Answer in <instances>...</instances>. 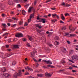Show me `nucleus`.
Returning <instances> with one entry per match:
<instances>
[{
    "instance_id": "obj_1",
    "label": "nucleus",
    "mask_w": 78,
    "mask_h": 78,
    "mask_svg": "<svg viewBox=\"0 0 78 78\" xmlns=\"http://www.w3.org/2000/svg\"><path fill=\"white\" fill-rule=\"evenodd\" d=\"M63 35L64 36H67V37H75L76 36V34H69L70 36H69V34L68 33H65L63 34Z\"/></svg>"
},
{
    "instance_id": "obj_2",
    "label": "nucleus",
    "mask_w": 78,
    "mask_h": 78,
    "mask_svg": "<svg viewBox=\"0 0 78 78\" xmlns=\"http://www.w3.org/2000/svg\"><path fill=\"white\" fill-rule=\"evenodd\" d=\"M71 58L74 61H76L78 60V56L77 55H73L71 57Z\"/></svg>"
},
{
    "instance_id": "obj_3",
    "label": "nucleus",
    "mask_w": 78,
    "mask_h": 78,
    "mask_svg": "<svg viewBox=\"0 0 78 78\" xmlns=\"http://www.w3.org/2000/svg\"><path fill=\"white\" fill-rule=\"evenodd\" d=\"M15 36L17 37H23V34L21 33H18L15 35Z\"/></svg>"
},
{
    "instance_id": "obj_4",
    "label": "nucleus",
    "mask_w": 78,
    "mask_h": 78,
    "mask_svg": "<svg viewBox=\"0 0 78 78\" xmlns=\"http://www.w3.org/2000/svg\"><path fill=\"white\" fill-rule=\"evenodd\" d=\"M43 61L46 62L47 64L50 65L52 64V62H51V61L50 60L46 61L45 60H43Z\"/></svg>"
},
{
    "instance_id": "obj_5",
    "label": "nucleus",
    "mask_w": 78,
    "mask_h": 78,
    "mask_svg": "<svg viewBox=\"0 0 78 78\" xmlns=\"http://www.w3.org/2000/svg\"><path fill=\"white\" fill-rule=\"evenodd\" d=\"M17 75L18 76H21L22 75V71L21 70H20L19 71Z\"/></svg>"
},
{
    "instance_id": "obj_6",
    "label": "nucleus",
    "mask_w": 78,
    "mask_h": 78,
    "mask_svg": "<svg viewBox=\"0 0 78 78\" xmlns=\"http://www.w3.org/2000/svg\"><path fill=\"white\" fill-rule=\"evenodd\" d=\"M37 52L36 51L34 50L32 52H31V57H33V56H34V54H35V53Z\"/></svg>"
},
{
    "instance_id": "obj_7",
    "label": "nucleus",
    "mask_w": 78,
    "mask_h": 78,
    "mask_svg": "<svg viewBox=\"0 0 78 78\" xmlns=\"http://www.w3.org/2000/svg\"><path fill=\"white\" fill-rule=\"evenodd\" d=\"M44 75L46 76H49V77H50L51 76V75L50 74L48 73H45Z\"/></svg>"
},
{
    "instance_id": "obj_8",
    "label": "nucleus",
    "mask_w": 78,
    "mask_h": 78,
    "mask_svg": "<svg viewBox=\"0 0 78 78\" xmlns=\"http://www.w3.org/2000/svg\"><path fill=\"white\" fill-rule=\"evenodd\" d=\"M4 76L5 78H8V77H9V76H10V75L8 73H5L4 74Z\"/></svg>"
},
{
    "instance_id": "obj_9",
    "label": "nucleus",
    "mask_w": 78,
    "mask_h": 78,
    "mask_svg": "<svg viewBox=\"0 0 78 78\" xmlns=\"http://www.w3.org/2000/svg\"><path fill=\"white\" fill-rule=\"evenodd\" d=\"M33 9V7H30L28 10V12H30L31 11V10H32V9Z\"/></svg>"
},
{
    "instance_id": "obj_10",
    "label": "nucleus",
    "mask_w": 78,
    "mask_h": 78,
    "mask_svg": "<svg viewBox=\"0 0 78 78\" xmlns=\"http://www.w3.org/2000/svg\"><path fill=\"white\" fill-rule=\"evenodd\" d=\"M61 17L62 19L63 20H65V17L64 16V15H63V14H61Z\"/></svg>"
},
{
    "instance_id": "obj_11",
    "label": "nucleus",
    "mask_w": 78,
    "mask_h": 78,
    "mask_svg": "<svg viewBox=\"0 0 78 78\" xmlns=\"http://www.w3.org/2000/svg\"><path fill=\"white\" fill-rule=\"evenodd\" d=\"M37 75L38 76H39V77H43V76H44V75L42 74H37Z\"/></svg>"
},
{
    "instance_id": "obj_12",
    "label": "nucleus",
    "mask_w": 78,
    "mask_h": 78,
    "mask_svg": "<svg viewBox=\"0 0 78 78\" xmlns=\"http://www.w3.org/2000/svg\"><path fill=\"white\" fill-rule=\"evenodd\" d=\"M71 26H69V30H70V31H74L75 30V29L73 28V29H71Z\"/></svg>"
},
{
    "instance_id": "obj_13",
    "label": "nucleus",
    "mask_w": 78,
    "mask_h": 78,
    "mask_svg": "<svg viewBox=\"0 0 78 78\" xmlns=\"http://www.w3.org/2000/svg\"><path fill=\"white\" fill-rule=\"evenodd\" d=\"M14 48H19L20 46L19 45L17 44L14 45Z\"/></svg>"
},
{
    "instance_id": "obj_14",
    "label": "nucleus",
    "mask_w": 78,
    "mask_h": 78,
    "mask_svg": "<svg viewBox=\"0 0 78 78\" xmlns=\"http://www.w3.org/2000/svg\"><path fill=\"white\" fill-rule=\"evenodd\" d=\"M17 74H18V73H14L13 75V77H14V78H16L17 77V76H18V75H17Z\"/></svg>"
},
{
    "instance_id": "obj_15",
    "label": "nucleus",
    "mask_w": 78,
    "mask_h": 78,
    "mask_svg": "<svg viewBox=\"0 0 78 78\" xmlns=\"http://www.w3.org/2000/svg\"><path fill=\"white\" fill-rule=\"evenodd\" d=\"M1 70L2 72H6V69L5 68H2L1 69Z\"/></svg>"
},
{
    "instance_id": "obj_16",
    "label": "nucleus",
    "mask_w": 78,
    "mask_h": 78,
    "mask_svg": "<svg viewBox=\"0 0 78 78\" xmlns=\"http://www.w3.org/2000/svg\"><path fill=\"white\" fill-rule=\"evenodd\" d=\"M22 13L23 14V15H25L27 14V13L24 10H23L22 11Z\"/></svg>"
},
{
    "instance_id": "obj_17",
    "label": "nucleus",
    "mask_w": 78,
    "mask_h": 78,
    "mask_svg": "<svg viewBox=\"0 0 78 78\" xmlns=\"http://www.w3.org/2000/svg\"><path fill=\"white\" fill-rule=\"evenodd\" d=\"M2 64L3 65V66H5L6 64V62L5 61L3 60L2 61Z\"/></svg>"
},
{
    "instance_id": "obj_18",
    "label": "nucleus",
    "mask_w": 78,
    "mask_h": 78,
    "mask_svg": "<svg viewBox=\"0 0 78 78\" xmlns=\"http://www.w3.org/2000/svg\"><path fill=\"white\" fill-rule=\"evenodd\" d=\"M36 27H37L38 28H42V26H40L39 24H36Z\"/></svg>"
},
{
    "instance_id": "obj_19",
    "label": "nucleus",
    "mask_w": 78,
    "mask_h": 78,
    "mask_svg": "<svg viewBox=\"0 0 78 78\" xmlns=\"http://www.w3.org/2000/svg\"><path fill=\"white\" fill-rule=\"evenodd\" d=\"M17 63V62H16L13 61L12 62V66H15L16 64Z\"/></svg>"
},
{
    "instance_id": "obj_20",
    "label": "nucleus",
    "mask_w": 78,
    "mask_h": 78,
    "mask_svg": "<svg viewBox=\"0 0 78 78\" xmlns=\"http://www.w3.org/2000/svg\"><path fill=\"white\" fill-rule=\"evenodd\" d=\"M27 69L28 70H30V71H31V72H33V69L31 68H30V67H27Z\"/></svg>"
},
{
    "instance_id": "obj_21",
    "label": "nucleus",
    "mask_w": 78,
    "mask_h": 78,
    "mask_svg": "<svg viewBox=\"0 0 78 78\" xmlns=\"http://www.w3.org/2000/svg\"><path fill=\"white\" fill-rule=\"evenodd\" d=\"M41 20L42 21V23H45V21H46V19H41Z\"/></svg>"
},
{
    "instance_id": "obj_22",
    "label": "nucleus",
    "mask_w": 78,
    "mask_h": 78,
    "mask_svg": "<svg viewBox=\"0 0 78 78\" xmlns=\"http://www.w3.org/2000/svg\"><path fill=\"white\" fill-rule=\"evenodd\" d=\"M2 25L5 28H6V24L2 23Z\"/></svg>"
},
{
    "instance_id": "obj_23",
    "label": "nucleus",
    "mask_w": 78,
    "mask_h": 78,
    "mask_svg": "<svg viewBox=\"0 0 78 78\" xmlns=\"http://www.w3.org/2000/svg\"><path fill=\"white\" fill-rule=\"evenodd\" d=\"M47 67H51V68H54V66H53L50 65H47Z\"/></svg>"
},
{
    "instance_id": "obj_24",
    "label": "nucleus",
    "mask_w": 78,
    "mask_h": 78,
    "mask_svg": "<svg viewBox=\"0 0 78 78\" xmlns=\"http://www.w3.org/2000/svg\"><path fill=\"white\" fill-rule=\"evenodd\" d=\"M55 45H59V42H57V41H55Z\"/></svg>"
},
{
    "instance_id": "obj_25",
    "label": "nucleus",
    "mask_w": 78,
    "mask_h": 78,
    "mask_svg": "<svg viewBox=\"0 0 78 78\" xmlns=\"http://www.w3.org/2000/svg\"><path fill=\"white\" fill-rule=\"evenodd\" d=\"M9 4L10 5H12V1L10 2V1H9L8 2Z\"/></svg>"
},
{
    "instance_id": "obj_26",
    "label": "nucleus",
    "mask_w": 78,
    "mask_h": 78,
    "mask_svg": "<svg viewBox=\"0 0 78 78\" xmlns=\"http://www.w3.org/2000/svg\"><path fill=\"white\" fill-rule=\"evenodd\" d=\"M57 20L56 19H54V20H52L51 21L52 22H54V23H55V22H56V21H57Z\"/></svg>"
},
{
    "instance_id": "obj_27",
    "label": "nucleus",
    "mask_w": 78,
    "mask_h": 78,
    "mask_svg": "<svg viewBox=\"0 0 78 78\" xmlns=\"http://www.w3.org/2000/svg\"><path fill=\"white\" fill-rule=\"evenodd\" d=\"M17 7L18 8H21V5H20V4H19L18 5Z\"/></svg>"
},
{
    "instance_id": "obj_28",
    "label": "nucleus",
    "mask_w": 78,
    "mask_h": 78,
    "mask_svg": "<svg viewBox=\"0 0 78 78\" xmlns=\"http://www.w3.org/2000/svg\"><path fill=\"white\" fill-rule=\"evenodd\" d=\"M66 29V26L62 28V30H65Z\"/></svg>"
},
{
    "instance_id": "obj_29",
    "label": "nucleus",
    "mask_w": 78,
    "mask_h": 78,
    "mask_svg": "<svg viewBox=\"0 0 78 78\" xmlns=\"http://www.w3.org/2000/svg\"><path fill=\"white\" fill-rule=\"evenodd\" d=\"M34 16V14L31 15L30 16V18L31 19Z\"/></svg>"
},
{
    "instance_id": "obj_30",
    "label": "nucleus",
    "mask_w": 78,
    "mask_h": 78,
    "mask_svg": "<svg viewBox=\"0 0 78 78\" xmlns=\"http://www.w3.org/2000/svg\"><path fill=\"white\" fill-rule=\"evenodd\" d=\"M29 39L30 41H31L33 40V38H32V37H29Z\"/></svg>"
},
{
    "instance_id": "obj_31",
    "label": "nucleus",
    "mask_w": 78,
    "mask_h": 78,
    "mask_svg": "<svg viewBox=\"0 0 78 78\" xmlns=\"http://www.w3.org/2000/svg\"><path fill=\"white\" fill-rule=\"evenodd\" d=\"M12 19H14V20H18V19L15 17H12Z\"/></svg>"
},
{
    "instance_id": "obj_32",
    "label": "nucleus",
    "mask_w": 78,
    "mask_h": 78,
    "mask_svg": "<svg viewBox=\"0 0 78 78\" xmlns=\"http://www.w3.org/2000/svg\"><path fill=\"white\" fill-rule=\"evenodd\" d=\"M65 6H71V5H70L69 4H65Z\"/></svg>"
},
{
    "instance_id": "obj_33",
    "label": "nucleus",
    "mask_w": 78,
    "mask_h": 78,
    "mask_svg": "<svg viewBox=\"0 0 78 78\" xmlns=\"http://www.w3.org/2000/svg\"><path fill=\"white\" fill-rule=\"evenodd\" d=\"M57 16L56 14H53L52 15V17H56Z\"/></svg>"
},
{
    "instance_id": "obj_34",
    "label": "nucleus",
    "mask_w": 78,
    "mask_h": 78,
    "mask_svg": "<svg viewBox=\"0 0 78 78\" xmlns=\"http://www.w3.org/2000/svg\"><path fill=\"white\" fill-rule=\"evenodd\" d=\"M28 6H29V5H26L25 6V8H28Z\"/></svg>"
},
{
    "instance_id": "obj_35",
    "label": "nucleus",
    "mask_w": 78,
    "mask_h": 78,
    "mask_svg": "<svg viewBox=\"0 0 78 78\" xmlns=\"http://www.w3.org/2000/svg\"><path fill=\"white\" fill-rule=\"evenodd\" d=\"M31 19L30 18L28 20V23H30V22H31Z\"/></svg>"
},
{
    "instance_id": "obj_36",
    "label": "nucleus",
    "mask_w": 78,
    "mask_h": 78,
    "mask_svg": "<svg viewBox=\"0 0 78 78\" xmlns=\"http://www.w3.org/2000/svg\"><path fill=\"white\" fill-rule=\"evenodd\" d=\"M16 24H13L12 26V27H16Z\"/></svg>"
},
{
    "instance_id": "obj_37",
    "label": "nucleus",
    "mask_w": 78,
    "mask_h": 78,
    "mask_svg": "<svg viewBox=\"0 0 78 78\" xmlns=\"http://www.w3.org/2000/svg\"><path fill=\"white\" fill-rule=\"evenodd\" d=\"M8 33H5L3 34V36H6V35H8Z\"/></svg>"
},
{
    "instance_id": "obj_38",
    "label": "nucleus",
    "mask_w": 78,
    "mask_h": 78,
    "mask_svg": "<svg viewBox=\"0 0 78 78\" xmlns=\"http://www.w3.org/2000/svg\"><path fill=\"white\" fill-rule=\"evenodd\" d=\"M8 55V53H6L5 55V56H7V57H9V56H10V55Z\"/></svg>"
},
{
    "instance_id": "obj_39",
    "label": "nucleus",
    "mask_w": 78,
    "mask_h": 78,
    "mask_svg": "<svg viewBox=\"0 0 78 78\" xmlns=\"http://www.w3.org/2000/svg\"><path fill=\"white\" fill-rule=\"evenodd\" d=\"M56 9L55 7H53L52 8H51V9H52V10H55Z\"/></svg>"
},
{
    "instance_id": "obj_40",
    "label": "nucleus",
    "mask_w": 78,
    "mask_h": 78,
    "mask_svg": "<svg viewBox=\"0 0 78 78\" xmlns=\"http://www.w3.org/2000/svg\"><path fill=\"white\" fill-rule=\"evenodd\" d=\"M61 5L66 6V4H65V3L64 2H63L61 4Z\"/></svg>"
},
{
    "instance_id": "obj_41",
    "label": "nucleus",
    "mask_w": 78,
    "mask_h": 78,
    "mask_svg": "<svg viewBox=\"0 0 78 78\" xmlns=\"http://www.w3.org/2000/svg\"><path fill=\"white\" fill-rule=\"evenodd\" d=\"M28 23H25L24 24V26H28Z\"/></svg>"
},
{
    "instance_id": "obj_42",
    "label": "nucleus",
    "mask_w": 78,
    "mask_h": 78,
    "mask_svg": "<svg viewBox=\"0 0 78 78\" xmlns=\"http://www.w3.org/2000/svg\"><path fill=\"white\" fill-rule=\"evenodd\" d=\"M25 75H29V73H28V72H26V73H25Z\"/></svg>"
},
{
    "instance_id": "obj_43",
    "label": "nucleus",
    "mask_w": 78,
    "mask_h": 78,
    "mask_svg": "<svg viewBox=\"0 0 78 78\" xmlns=\"http://www.w3.org/2000/svg\"><path fill=\"white\" fill-rule=\"evenodd\" d=\"M27 46H28V47H31V45L29 43H27Z\"/></svg>"
},
{
    "instance_id": "obj_44",
    "label": "nucleus",
    "mask_w": 78,
    "mask_h": 78,
    "mask_svg": "<svg viewBox=\"0 0 78 78\" xmlns=\"http://www.w3.org/2000/svg\"><path fill=\"white\" fill-rule=\"evenodd\" d=\"M56 17H57V19H59V16L57 15L56 16Z\"/></svg>"
},
{
    "instance_id": "obj_45",
    "label": "nucleus",
    "mask_w": 78,
    "mask_h": 78,
    "mask_svg": "<svg viewBox=\"0 0 78 78\" xmlns=\"http://www.w3.org/2000/svg\"><path fill=\"white\" fill-rule=\"evenodd\" d=\"M49 46L50 47H53V45L51 44H49Z\"/></svg>"
},
{
    "instance_id": "obj_46",
    "label": "nucleus",
    "mask_w": 78,
    "mask_h": 78,
    "mask_svg": "<svg viewBox=\"0 0 78 78\" xmlns=\"http://www.w3.org/2000/svg\"><path fill=\"white\" fill-rule=\"evenodd\" d=\"M26 39L25 38H23V41H24V42H25V41H26Z\"/></svg>"
},
{
    "instance_id": "obj_47",
    "label": "nucleus",
    "mask_w": 78,
    "mask_h": 78,
    "mask_svg": "<svg viewBox=\"0 0 78 78\" xmlns=\"http://www.w3.org/2000/svg\"><path fill=\"white\" fill-rule=\"evenodd\" d=\"M19 24L20 25H22V24H23V22H20Z\"/></svg>"
},
{
    "instance_id": "obj_48",
    "label": "nucleus",
    "mask_w": 78,
    "mask_h": 78,
    "mask_svg": "<svg viewBox=\"0 0 78 78\" xmlns=\"http://www.w3.org/2000/svg\"><path fill=\"white\" fill-rule=\"evenodd\" d=\"M72 71L73 72V73H75V72H76V70H73Z\"/></svg>"
},
{
    "instance_id": "obj_49",
    "label": "nucleus",
    "mask_w": 78,
    "mask_h": 78,
    "mask_svg": "<svg viewBox=\"0 0 78 78\" xmlns=\"http://www.w3.org/2000/svg\"><path fill=\"white\" fill-rule=\"evenodd\" d=\"M69 61H70V62H72V63H74V62H73V61H72L71 60H69Z\"/></svg>"
},
{
    "instance_id": "obj_50",
    "label": "nucleus",
    "mask_w": 78,
    "mask_h": 78,
    "mask_svg": "<svg viewBox=\"0 0 78 78\" xmlns=\"http://www.w3.org/2000/svg\"><path fill=\"white\" fill-rule=\"evenodd\" d=\"M60 22L61 23H64V22H63V21H62V20H60Z\"/></svg>"
},
{
    "instance_id": "obj_51",
    "label": "nucleus",
    "mask_w": 78,
    "mask_h": 78,
    "mask_svg": "<svg viewBox=\"0 0 78 78\" xmlns=\"http://www.w3.org/2000/svg\"><path fill=\"white\" fill-rule=\"evenodd\" d=\"M7 51H11V49H7Z\"/></svg>"
},
{
    "instance_id": "obj_52",
    "label": "nucleus",
    "mask_w": 78,
    "mask_h": 78,
    "mask_svg": "<svg viewBox=\"0 0 78 78\" xmlns=\"http://www.w3.org/2000/svg\"><path fill=\"white\" fill-rule=\"evenodd\" d=\"M67 42L68 44H70V41H67Z\"/></svg>"
},
{
    "instance_id": "obj_53",
    "label": "nucleus",
    "mask_w": 78,
    "mask_h": 78,
    "mask_svg": "<svg viewBox=\"0 0 78 78\" xmlns=\"http://www.w3.org/2000/svg\"><path fill=\"white\" fill-rule=\"evenodd\" d=\"M55 38H56V39L57 40H58V39H59V37H56Z\"/></svg>"
},
{
    "instance_id": "obj_54",
    "label": "nucleus",
    "mask_w": 78,
    "mask_h": 78,
    "mask_svg": "<svg viewBox=\"0 0 78 78\" xmlns=\"http://www.w3.org/2000/svg\"><path fill=\"white\" fill-rule=\"evenodd\" d=\"M44 17H45V18H47L48 17V16L47 15H45L44 16Z\"/></svg>"
},
{
    "instance_id": "obj_55",
    "label": "nucleus",
    "mask_w": 78,
    "mask_h": 78,
    "mask_svg": "<svg viewBox=\"0 0 78 78\" xmlns=\"http://www.w3.org/2000/svg\"><path fill=\"white\" fill-rule=\"evenodd\" d=\"M34 61H35V62H38L37 61V60H36L35 58H34Z\"/></svg>"
},
{
    "instance_id": "obj_56",
    "label": "nucleus",
    "mask_w": 78,
    "mask_h": 78,
    "mask_svg": "<svg viewBox=\"0 0 78 78\" xmlns=\"http://www.w3.org/2000/svg\"><path fill=\"white\" fill-rule=\"evenodd\" d=\"M65 16H69V13H67L65 14Z\"/></svg>"
},
{
    "instance_id": "obj_57",
    "label": "nucleus",
    "mask_w": 78,
    "mask_h": 78,
    "mask_svg": "<svg viewBox=\"0 0 78 78\" xmlns=\"http://www.w3.org/2000/svg\"><path fill=\"white\" fill-rule=\"evenodd\" d=\"M73 69V68L72 67H70L69 68V69Z\"/></svg>"
},
{
    "instance_id": "obj_58",
    "label": "nucleus",
    "mask_w": 78,
    "mask_h": 78,
    "mask_svg": "<svg viewBox=\"0 0 78 78\" xmlns=\"http://www.w3.org/2000/svg\"><path fill=\"white\" fill-rule=\"evenodd\" d=\"M9 45H6V48H8V47H9Z\"/></svg>"
},
{
    "instance_id": "obj_59",
    "label": "nucleus",
    "mask_w": 78,
    "mask_h": 78,
    "mask_svg": "<svg viewBox=\"0 0 78 78\" xmlns=\"http://www.w3.org/2000/svg\"><path fill=\"white\" fill-rule=\"evenodd\" d=\"M2 17H5V14H3L2 15Z\"/></svg>"
},
{
    "instance_id": "obj_60",
    "label": "nucleus",
    "mask_w": 78,
    "mask_h": 78,
    "mask_svg": "<svg viewBox=\"0 0 78 78\" xmlns=\"http://www.w3.org/2000/svg\"><path fill=\"white\" fill-rule=\"evenodd\" d=\"M37 3V2L36 1L34 2V5H36Z\"/></svg>"
},
{
    "instance_id": "obj_61",
    "label": "nucleus",
    "mask_w": 78,
    "mask_h": 78,
    "mask_svg": "<svg viewBox=\"0 0 78 78\" xmlns=\"http://www.w3.org/2000/svg\"><path fill=\"white\" fill-rule=\"evenodd\" d=\"M73 51H74L73 50H71V53H73Z\"/></svg>"
},
{
    "instance_id": "obj_62",
    "label": "nucleus",
    "mask_w": 78,
    "mask_h": 78,
    "mask_svg": "<svg viewBox=\"0 0 78 78\" xmlns=\"http://www.w3.org/2000/svg\"><path fill=\"white\" fill-rule=\"evenodd\" d=\"M51 0H48L46 1V3H48V2H51Z\"/></svg>"
},
{
    "instance_id": "obj_63",
    "label": "nucleus",
    "mask_w": 78,
    "mask_h": 78,
    "mask_svg": "<svg viewBox=\"0 0 78 78\" xmlns=\"http://www.w3.org/2000/svg\"><path fill=\"white\" fill-rule=\"evenodd\" d=\"M76 41H77V40H76L75 39L74 41V42H76Z\"/></svg>"
},
{
    "instance_id": "obj_64",
    "label": "nucleus",
    "mask_w": 78,
    "mask_h": 78,
    "mask_svg": "<svg viewBox=\"0 0 78 78\" xmlns=\"http://www.w3.org/2000/svg\"><path fill=\"white\" fill-rule=\"evenodd\" d=\"M7 25H8V26H10V25H11V24L9 23H7Z\"/></svg>"
}]
</instances>
